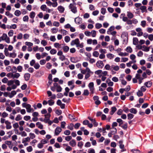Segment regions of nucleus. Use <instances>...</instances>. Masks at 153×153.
<instances>
[{"mask_svg": "<svg viewBox=\"0 0 153 153\" xmlns=\"http://www.w3.org/2000/svg\"><path fill=\"white\" fill-rule=\"evenodd\" d=\"M71 45L72 46H73L75 45L76 47H79L81 48L83 47V43H80L79 40L78 38L73 40L71 42Z\"/></svg>", "mask_w": 153, "mask_h": 153, "instance_id": "nucleus-1", "label": "nucleus"}, {"mask_svg": "<svg viewBox=\"0 0 153 153\" xmlns=\"http://www.w3.org/2000/svg\"><path fill=\"white\" fill-rule=\"evenodd\" d=\"M73 2L72 3L70 4L68 7L71 11L73 13L76 14L77 12V8L76 6V4L74 2V1L73 0Z\"/></svg>", "mask_w": 153, "mask_h": 153, "instance_id": "nucleus-2", "label": "nucleus"}, {"mask_svg": "<svg viewBox=\"0 0 153 153\" xmlns=\"http://www.w3.org/2000/svg\"><path fill=\"white\" fill-rule=\"evenodd\" d=\"M22 106L23 107L26 108L27 111L28 113H30L34 111L33 109L31 108V105L30 104L24 103L22 104Z\"/></svg>", "mask_w": 153, "mask_h": 153, "instance_id": "nucleus-3", "label": "nucleus"}, {"mask_svg": "<svg viewBox=\"0 0 153 153\" xmlns=\"http://www.w3.org/2000/svg\"><path fill=\"white\" fill-rule=\"evenodd\" d=\"M4 40L7 43H9L10 42V38L6 33H3L2 36L0 37V42Z\"/></svg>", "mask_w": 153, "mask_h": 153, "instance_id": "nucleus-4", "label": "nucleus"}, {"mask_svg": "<svg viewBox=\"0 0 153 153\" xmlns=\"http://www.w3.org/2000/svg\"><path fill=\"white\" fill-rule=\"evenodd\" d=\"M16 85V87L20 85V82L18 80L14 79L13 80H11L8 82L7 85L10 86L12 85Z\"/></svg>", "mask_w": 153, "mask_h": 153, "instance_id": "nucleus-5", "label": "nucleus"}, {"mask_svg": "<svg viewBox=\"0 0 153 153\" xmlns=\"http://www.w3.org/2000/svg\"><path fill=\"white\" fill-rule=\"evenodd\" d=\"M88 87L90 89L91 93L93 94L94 93V84L93 82H90L88 85Z\"/></svg>", "mask_w": 153, "mask_h": 153, "instance_id": "nucleus-6", "label": "nucleus"}, {"mask_svg": "<svg viewBox=\"0 0 153 153\" xmlns=\"http://www.w3.org/2000/svg\"><path fill=\"white\" fill-rule=\"evenodd\" d=\"M143 79L142 77H135L133 79V81L134 83H137V80H138L139 83L140 84L142 82V81Z\"/></svg>", "mask_w": 153, "mask_h": 153, "instance_id": "nucleus-7", "label": "nucleus"}, {"mask_svg": "<svg viewBox=\"0 0 153 153\" xmlns=\"http://www.w3.org/2000/svg\"><path fill=\"white\" fill-rule=\"evenodd\" d=\"M136 31L137 32V36L140 37L143 35V33L142 32V29L140 27L137 28L136 29Z\"/></svg>", "mask_w": 153, "mask_h": 153, "instance_id": "nucleus-8", "label": "nucleus"}, {"mask_svg": "<svg viewBox=\"0 0 153 153\" xmlns=\"http://www.w3.org/2000/svg\"><path fill=\"white\" fill-rule=\"evenodd\" d=\"M93 100L95 101V104L97 105H99L101 103V102L99 100V97L98 96H94L93 97Z\"/></svg>", "mask_w": 153, "mask_h": 153, "instance_id": "nucleus-9", "label": "nucleus"}, {"mask_svg": "<svg viewBox=\"0 0 153 153\" xmlns=\"http://www.w3.org/2000/svg\"><path fill=\"white\" fill-rule=\"evenodd\" d=\"M96 65L99 68H102L104 66L103 62L101 61H98L96 63Z\"/></svg>", "mask_w": 153, "mask_h": 153, "instance_id": "nucleus-10", "label": "nucleus"}, {"mask_svg": "<svg viewBox=\"0 0 153 153\" xmlns=\"http://www.w3.org/2000/svg\"><path fill=\"white\" fill-rule=\"evenodd\" d=\"M5 124L6 125V129H10L12 128V126L11 125V123L8 120H6V121Z\"/></svg>", "mask_w": 153, "mask_h": 153, "instance_id": "nucleus-11", "label": "nucleus"}, {"mask_svg": "<svg viewBox=\"0 0 153 153\" xmlns=\"http://www.w3.org/2000/svg\"><path fill=\"white\" fill-rule=\"evenodd\" d=\"M74 21L75 23L77 24H80L82 22V19L81 18L79 17H77L75 18Z\"/></svg>", "mask_w": 153, "mask_h": 153, "instance_id": "nucleus-12", "label": "nucleus"}, {"mask_svg": "<svg viewBox=\"0 0 153 153\" xmlns=\"http://www.w3.org/2000/svg\"><path fill=\"white\" fill-rule=\"evenodd\" d=\"M86 72L85 76H89L93 74V73L90 71V69L88 67L86 68Z\"/></svg>", "mask_w": 153, "mask_h": 153, "instance_id": "nucleus-13", "label": "nucleus"}, {"mask_svg": "<svg viewBox=\"0 0 153 153\" xmlns=\"http://www.w3.org/2000/svg\"><path fill=\"white\" fill-rule=\"evenodd\" d=\"M62 129L59 127H57L55 131V134L58 135L62 131Z\"/></svg>", "mask_w": 153, "mask_h": 153, "instance_id": "nucleus-14", "label": "nucleus"}, {"mask_svg": "<svg viewBox=\"0 0 153 153\" xmlns=\"http://www.w3.org/2000/svg\"><path fill=\"white\" fill-rule=\"evenodd\" d=\"M50 114L49 113L45 115V118L43 120V122L46 123L49 120V118L50 117Z\"/></svg>", "mask_w": 153, "mask_h": 153, "instance_id": "nucleus-15", "label": "nucleus"}, {"mask_svg": "<svg viewBox=\"0 0 153 153\" xmlns=\"http://www.w3.org/2000/svg\"><path fill=\"white\" fill-rule=\"evenodd\" d=\"M8 146L9 148L11 149L13 147V145L12 144V143L11 141L6 140L4 142Z\"/></svg>", "mask_w": 153, "mask_h": 153, "instance_id": "nucleus-16", "label": "nucleus"}, {"mask_svg": "<svg viewBox=\"0 0 153 153\" xmlns=\"http://www.w3.org/2000/svg\"><path fill=\"white\" fill-rule=\"evenodd\" d=\"M69 118L73 122H75L77 121L78 120V118L77 117H74L73 115L69 114L68 115Z\"/></svg>", "mask_w": 153, "mask_h": 153, "instance_id": "nucleus-17", "label": "nucleus"}, {"mask_svg": "<svg viewBox=\"0 0 153 153\" xmlns=\"http://www.w3.org/2000/svg\"><path fill=\"white\" fill-rule=\"evenodd\" d=\"M133 44L134 45H138L139 41L138 38L137 37H134L133 38Z\"/></svg>", "mask_w": 153, "mask_h": 153, "instance_id": "nucleus-18", "label": "nucleus"}, {"mask_svg": "<svg viewBox=\"0 0 153 153\" xmlns=\"http://www.w3.org/2000/svg\"><path fill=\"white\" fill-rule=\"evenodd\" d=\"M127 16L130 19L132 18L134 16L133 13L129 11L127 12Z\"/></svg>", "mask_w": 153, "mask_h": 153, "instance_id": "nucleus-19", "label": "nucleus"}, {"mask_svg": "<svg viewBox=\"0 0 153 153\" xmlns=\"http://www.w3.org/2000/svg\"><path fill=\"white\" fill-rule=\"evenodd\" d=\"M69 144L72 147L75 146L76 145V143L75 140H72L69 142Z\"/></svg>", "mask_w": 153, "mask_h": 153, "instance_id": "nucleus-20", "label": "nucleus"}, {"mask_svg": "<svg viewBox=\"0 0 153 153\" xmlns=\"http://www.w3.org/2000/svg\"><path fill=\"white\" fill-rule=\"evenodd\" d=\"M107 57L110 59H112L114 57V55L111 53H109L106 55Z\"/></svg>", "mask_w": 153, "mask_h": 153, "instance_id": "nucleus-21", "label": "nucleus"}, {"mask_svg": "<svg viewBox=\"0 0 153 153\" xmlns=\"http://www.w3.org/2000/svg\"><path fill=\"white\" fill-rule=\"evenodd\" d=\"M36 126L39 128L42 129L43 128V125L39 122H37L36 123Z\"/></svg>", "mask_w": 153, "mask_h": 153, "instance_id": "nucleus-22", "label": "nucleus"}, {"mask_svg": "<svg viewBox=\"0 0 153 153\" xmlns=\"http://www.w3.org/2000/svg\"><path fill=\"white\" fill-rule=\"evenodd\" d=\"M142 50L145 52H148L149 51V48L146 47L145 45H143Z\"/></svg>", "mask_w": 153, "mask_h": 153, "instance_id": "nucleus-23", "label": "nucleus"}, {"mask_svg": "<svg viewBox=\"0 0 153 153\" xmlns=\"http://www.w3.org/2000/svg\"><path fill=\"white\" fill-rule=\"evenodd\" d=\"M36 15V13L34 11H32L29 14V17H30L31 19H34Z\"/></svg>", "mask_w": 153, "mask_h": 153, "instance_id": "nucleus-24", "label": "nucleus"}, {"mask_svg": "<svg viewBox=\"0 0 153 153\" xmlns=\"http://www.w3.org/2000/svg\"><path fill=\"white\" fill-rule=\"evenodd\" d=\"M140 9L141 10V12L143 13L146 11V7L144 6H141L140 7Z\"/></svg>", "mask_w": 153, "mask_h": 153, "instance_id": "nucleus-25", "label": "nucleus"}, {"mask_svg": "<svg viewBox=\"0 0 153 153\" xmlns=\"http://www.w3.org/2000/svg\"><path fill=\"white\" fill-rule=\"evenodd\" d=\"M16 88V85H13L11 87H7V90L8 91H10L12 89H14Z\"/></svg>", "mask_w": 153, "mask_h": 153, "instance_id": "nucleus-26", "label": "nucleus"}, {"mask_svg": "<svg viewBox=\"0 0 153 153\" xmlns=\"http://www.w3.org/2000/svg\"><path fill=\"white\" fill-rule=\"evenodd\" d=\"M18 134L21 135L22 137H25L27 136V133L24 131H22L20 133H18Z\"/></svg>", "mask_w": 153, "mask_h": 153, "instance_id": "nucleus-27", "label": "nucleus"}, {"mask_svg": "<svg viewBox=\"0 0 153 153\" xmlns=\"http://www.w3.org/2000/svg\"><path fill=\"white\" fill-rule=\"evenodd\" d=\"M63 145L66 146V148H65L66 151H70L72 150V148L70 146H68V144H64Z\"/></svg>", "mask_w": 153, "mask_h": 153, "instance_id": "nucleus-28", "label": "nucleus"}, {"mask_svg": "<svg viewBox=\"0 0 153 153\" xmlns=\"http://www.w3.org/2000/svg\"><path fill=\"white\" fill-rule=\"evenodd\" d=\"M129 111L131 113L136 114L137 112V111L136 109L132 108L129 110Z\"/></svg>", "mask_w": 153, "mask_h": 153, "instance_id": "nucleus-29", "label": "nucleus"}, {"mask_svg": "<svg viewBox=\"0 0 153 153\" xmlns=\"http://www.w3.org/2000/svg\"><path fill=\"white\" fill-rule=\"evenodd\" d=\"M61 33L63 35H66L68 34V32L66 30L64 29L60 30H59Z\"/></svg>", "mask_w": 153, "mask_h": 153, "instance_id": "nucleus-30", "label": "nucleus"}, {"mask_svg": "<svg viewBox=\"0 0 153 153\" xmlns=\"http://www.w3.org/2000/svg\"><path fill=\"white\" fill-rule=\"evenodd\" d=\"M58 9L59 11L61 13H63L64 11V8L61 6H59L58 7Z\"/></svg>", "mask_w": 153, "mask_h": 153, "instance_id": "nucleus-31", "label": "nucleus"}, {"mask_svg": "<svg viewBox=\"0 0 153 153\" xmlns=\"http://www.w3.org/2000/svg\"><path fill=\"white\" fill-rule=\"evenodd\" d=\"M14 14L16 16H19L21 14V13L20 10H16L15 11Z\"/></svg>", "mask_w": 153, "mask_h": 153, "instance_id": "nucleus-32", "label": "nucleus"}, {"mask_svg": "<svg viewBox=\"0 0 153 153\" xmlns=\"http://www.w3.org/2000/svg\"><path fill=\"white\" fill-rule=\"evenodd\" d=\"M116 110L117 109L115 107H112L111 108V111L110 112V114L111 115H113Z\"/></svg>", "mask_w": 153, "mask_h": 153, "instance_id": "nucleus-33", "label": "nucleus"}, {"mask_svg": "<svg viewBox=\"0 0 153 153\" xmlns=\"http://www.w3.org/2000/svg\"><path fill=\"white\" fill-rule=\"evenodd\" d=\"M125 50L127 52L131 53L132 52V49L130 46L127 47Z\"/></svg>", "mask_w": 153, "mask_h": 153, "instance_id": "nucleus-34", "label": "nucleus"}, {"mask_svg": "<svg viewBox=\"0 0 153 153\" xmlns=\"http://www.w3.org/2000/svg\"><path fill=\"white\" fill-rule=\"evenodd\" d=\"M30 140L29 137L23 138L22 142H29L30 141Z\"/></svg>", "mask_w": 153, "mask_h": 153, "instance_id": "nucleus-35", "label": "nucleus"}, {"mask_svg": "<svg viewBox=\"0 0 153 153\" xmlns=\"http://www.w3.org/2000/svg\"><path fill=\"white\" fill-rule=\"evenodd\" d=\"M136 62V60H134L133 61H130L129 62L126 64V66L128 67H130L131 66V65L133 63H135Z\"/></svg>", "mask_w": 153, "mask_h": 153, "instance_id": "nucleus-36", "label": "nucleus"}, {"mask_svg": "<svg viewBox=\"0 0 153 153\" xmlns=\"http://www.w3.org/2000/svg\"><path fill=\"white\" fill-rule=\"evenodd\" d=\"M5 15L10 18H12L13 17V15L11 13H10L9 11L6 12Z\"/></svg>", "mask_w": 153, "mask_h": 153, "instance_id": "nucleus-37", "label": "nucleus"}, {"mask_svg": "<svg viewBox=\"0 0 153 153\" xmlns=\"http://www.w3.org/2000/svg\"><path fill=\"white\" fill-rule=\"evenodd\" d=\"M8 116V114L7 112L4 111L2 113L1 115V117L3 118H5L7 117Z\"/></svg>", "mask_w": 153, "mask_h": 153, "instance_id": "nucleus-38", "label": "nucleus"}, {"mask_svg": "<svg viewBox=\"0 0 153 153\" xmlns=\"http://www.w3.org/2000/svg\"><path fill=\"white\" fill-rule=\"evenodd\" d=\"M29 137L30 138V139H33L36 137L35 134L34 133H30L29 134Z\"/></svg>", "mask_w": 153, "mask_h": 153, "instance_id": "nucleus-39", "label": "nucleus"}, {"mask_svg": "<svg viewBox=\"0 0 153 153\" xmlns=\"http://www.w3.org/2000/svg\"><path fill=\"white\" fill-rule=\"evenodd\" d=\"M58 31V29L56 27H54L51 29V32L52 33H56Z\"/></svg>", "mask_w": 153, "mask_h": 153, "instance_id": "nucleus-40", "label": "nucleus"}, {"mask_svg": "<svg viewBox=\"0 0 153 153\" xmlns=\"http://www.w3.org/2000/svg\"><path fill=\"white\" fill-rule=\"evenodd\" d=\"M17 28V26L16 24H14L10 25L9 27H7L8 29H16Z\"/></svg>", "mask_w": 153, "mask_h": 153, "instance_id": "nucleus-41", "label": "nucleus"}, {"mask_svg": "<svg viewBox=\"0 0 153 153\" xmlns=\"http://www.w3.org/2000/svg\"><path fill=\"white\" fill-rule=\"evenodd\" d=\"M40 9L43 11H45L47 9V6L45 4L42 5L40 7Z\"/></svg>", "mask_w": 153, "mask_h": 153, "instance_id": "nucleus-42", "label": "nucleus"}, {"mask_svg": "<svg viewBox=\"0 0 153 153\" xmlns=\"http://www.w3.org/2000/svg\"><path fill=\"white\" fill-rule=\"evenodd\" d=\"M23 38V34L21 33H19L18 34L17 38L18 39H22Z\"/></svg>", "mask_w": 153, "mask_h": 153, "instance_id": "nucleus-43", "label": "nucleus"}, {"mask_svg": "<svg viewBox=\"0 0 153 153\" xmlns=\"http://www.w3.org/2000/svg\"><path fill=\"white\" fill-rule=\"evenodd\" d=\"M16 56V54L15 52H13L10 53L9 57L13 58H15Z\"/></svg>", "mask_w": 153, "mask_h": 153, "instance_id": "nucleus-44", "label": "nucleus"}, {"mask_svg": "<svg viewBox=\"0 0 153 153\" xmlns=\"http://www.w3.org/2000/svg\"><path fill=\"white\" fill-rule=\"evenodd\" d=\"M102 27V25L99 23H97L95 24V27L97 29H99Z\"/></svg>", "mask_w": 153, "mask_h": 153, "instance_id": "nucleus-45", "label": "nucleus"}, {"mask_svg": "<svg viewBox=\"0 0 153 153\" xmlns=\"http://www.w3.org/2000/svg\"><path fill=\"white\" fill-rule=\"evenodd\" d=\"M127 117L128 119V120H130L132 119L133 118L134 115L132 114L129 113L128 114Z\"/></svg>", "mask_w": 153, "mask_h": 153, "instance_id": "nucleus-46", "label": "nucleus"}, {"mask_svg": "<svg viewBox=\"0 0 153 153\" xmlns=\"http://www.w3.org/2000/svg\"><path fill=\"white\" fill-rule=\"evenodd\" d=\"M4 54L6 56H9L10 54L8 51V50L7 48H5L4 50Z\"/></svg>", "mask_w": 153, "mask_h": 153, "instance_id": "nucleus-47", "label": "nucleus"}, {"mask_svg": "<svg viewBox=\"0 0 153 153\" xmlns=\"http://www.w3.org/2000/svg\"><path fill=\"white\" fill-rule=\"evenodd\" d=\"M22 118L20 114H18L17 115L16 117L15 120L16 121H18L21 120Z\"/></svg>", "mask_w": 153, "mask_h": 153, "instance_id": "nucleus-48", "label": "nucleus"}, {"mask_svg": "<svg viewBox=\"0 0 153 153\" xmlns=\"http://www.w3.org/2000/svg\"><path fill=\"white\" fill-rule=\"evenodd\" d=\"M118 55L121 56H126L128 55V54L126 52H120L119 53Z\"/></svg>", "mask_w": 153, "mask_h": 153, "instance_id": "nucleus-49", "label": "nucleus"}, {"mask_svg": "<svg viewBox=\"0 0 153 153\" xmlns=\"http://www.w3.org/2000/svg\"><path fill=\"white\" fill-rule=\"evenodd\" d=\"M69 49V47L67 46H65L63 47V50L64 52H68Z\"/></svg>", "mask_w": 153, "mask_h": 153, "instance_id": "nucleus-50", "label": "nucleus"}, {"mask_svg": "<svg viewBox=\"0 0 153 153\" xmlns=\"http://www.w3.org/2000/svg\"><path fill=\"white\" fill-rule=\"evenodd\" d=\"M144 84L146 87L149 88L152 85V83L151 82L149 81L146 82Z\"/></svg>", "mask_w": 153, "mask_h": 153, "instance_id": "nucleus-51", "label": "nucleus"}, {"mask_svg": "<svg viewBox=\"0 0 153 153\" xmlns=\"http://www.w3.org/2000/svg\"><path fill=\"white\" fill-rule=\"evenodd\" d=\"M74 125L73 123L70 124L68 126V128L71 130L74 129Z\"/></svg>", "mask_w": 153, "mask_h": 153, "instance_id": "nucleus-52", "label": "nucleus"}, {"mask_svg": "<svg viewBox=\"0 0 153 153\" xmlns=\"http://www.w3.org/2000/svg\"><path fill=\"white\" fill-rule=\"evenodd\" d=\"M99 53L98 51H94L93 53V56L95 57H97L99 56Z\"/></svg>", "mask_w": 153, "mask_h": 153, "instance_id": "nucleus-53", "label": "nucleus"}, {"mask_svg": "<svg viewBox=\"0 0 153 153\" xmlns=\"http://www.w3.org/2000/svg\"><path fill=\"white\" fill-rule=\"evenodd\" d=\"M14 33V31L13 30H9V32H8V35L10 37L12 36L13 34Z\"/></svg>", "mask_w": 153, "mask_h": 153, "instance_id": "nucleus-54", "label": "nucleus"}, {"mask_svg": "<svg viewBox=\"0 0 153 153\" xmlns=\"http://www.w3.org/2000/svg\"><path fill=\"white\" fill-rule=\"evenodd\" d=\"M110 80L107 79L106 82L108 83V85L110 86H112L113 85V82L110 81Z\"/></svg>", "mask_w": 153, "mask_h": 153, "instance_id": "nucleus-55", "label": "nucleus"}, {"mask_svg": "<svg viewBox=\"0 0 153 153\" xmlns=\"http://www.w3.org/2000/svg\"><path fill=\"white\" fill-rule=\"evenodd\" d=\"M91 36L93 37H95L96 35V32L95 30H92L91 32Z\"/></svg>", "mask_w": 153, "mask_h": 153, "instance_id": "nucleus-56", "label": "nucleus"}, {"mask_svg": "<svg viewBox=\"0 0 153 153\" xmlns=\"http://www.w3.org/2000/svg\"><path fill=\"white\" fill-rule=\"evenodd\" d=\"M33 41L37 44H39L40 42L39 40L38 39L36 38H34L33 39Z\"/></svg>", "mask_w": 153, "mask_h": 153, "instance_id": "nucleus-57", "label": "nucleus"}, {"mask_svg": "<svg viewBox=\"0 0 153 153\" xmlns=\"http://www.w3.org/2000/svg\"><path fill=\"white\" fill-rule=\"evenodd\" d=\"M49 39L51 41L53 42H54L56 40V39L55 38V36H50Z\"/></svg>", "mask_w": 153, "mask_h": 153, "instance_id": "nucleus-58", "label": "nucleus"}, {"mask_svg": "<svg viewBox=\"0 0 153 153\" xmlns=\"http://www.w3.org/2000/svg\"><path fill=\"white\" fill-rule=\"evenodd\" d=\"M146 24V21L143 20L141 22V25L143 27H145Z\"/></svg>", "mask_w": 153, "mask_h": 153, "instance_id": "nucleus-59", "label": "nucleus"}, {"mask_svg": "<svg viewBox=\"0 0 153 153\" xmlns=\"http://www.w3.org/2000/svg\"><path fill=\"white\" fill-rule=\"evenodd\" d=\"M29 37H30V35L28 34L25 33V34H24V35H23V38L25 39H29Z\"/></svg>", "mask_w": 153, "mask_h": 153, "instance_id": "nucleus-60", "label": "nucleus"}, {"mask_svg": "<svg viewBox=\"0 0 153 153\" xmlns=\"http://www.w3.org/2000/svg\"><path fill=\"white\" fill-rule=\"evenodd\" d=\"M136 56L134 54H132L130 56V59L132 60V61L136 60Z\"/></svg>", "mask_w": 153, "mask_h": 153, "instance_id": "nucleus-61", "label": "nucleus"}, {"mask_svg": "<svg viewBox=\"0 0 153 153\" xmlns=\"http://www.w3.org/2000/svg\"><path fill=\"white\" fill-rule=\"evenodd\" d=\"M56 50L54 49H51L50 51V53L52 54H54L56 53Z\"/></svg>", "mask_w": 153, "mask_h": 153, "instance_id": "nucleus-62", "label": "nucleus"}, {"mask_svg": "<svg viewBox=\"0 0 153 153\" xmlns=\"http://www.w3.org/2000/svg\"><path fill=\"white\" fill-rule=\"evenodd\" d=\"M83 143L82 141L79 142L77 144V146L80 149L82 148V146H83Z\"/></svg>", "mask_w": 153, "mask_h": 153, "instance_id": "nucleus-63", "label": "nucleus"}, {"mask_svg": "<svg viewBox=\"0 0 153 153\" xmlns=\"http://www.w3.org/2000/svg\"><path fill=\"white\" fill-rule=\"evenodd\" d=\"M88 153H95V151L93 149L90 148L88 149Z\"/></svg>", "mask_w": 153, "mask_h": 153, "instance_id": "nucleus-64", "label": "nucleus"}]
</instances>
